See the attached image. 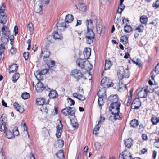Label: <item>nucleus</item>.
<instances>
[{
    "instance_id": "nucleus-1",
    "label": "nucleus",
    "mask_w": 159,
    "mask_h": 159,
    "mask_svg": "<svg viewBox=\"0 0 159 159\" xmlns=\"http://www.w3.org/2000/svg\"><path fill=\"white\" fill-rule=\"evenodd\" d=\"M87 27V32L86 35L87 42L88 44H90L93 43L94 39V33L93 31V26L91 20H88L86 22Z\"/></svg>"
},
{
    "instance_id": "nucleus-2",
    "label": "nucleus",
    "mask_w": 159,
    "mask_h": 159,
    "mask_svg": "<svg viewBox=\"0 0 159 159\" xmlns=\"http://www.w3.org/2000/svg\"><path fill=\"white\" fill-rule=\"evenodd\" d=\"M120 105V102H119L116 103H111L110 105V110L113 115L114 119L115 120H120L122 118V115L119 112Z\"/></svg>"
},
{
    "instance_id": "nucleus-3",
    "label": "nucleus",
    "mask_w": 159,
    "mask_h": 159,
    "mask_svg": "<svg viewBox=\"0 0 159 159\" xmlns=\"http://www.w3.org/2000/svg\"><path fill=\"white\" fill-rule=\"evenodd\" d=\"M50 54V52L46 48H43L42 50L41 53V56L43 57L44 61L49 68L53 67L55 65L54 61L49 58Z\"/></svg>"
},
{
    "instance_id": "nucleus-4",
    "label": "nucleus",
    "mask_w": 159,
    "mask_h": 159,
    "mask_svg": "<svg viewBox=\"0 0 159 159\" xmlns=\"http://www.w3.org/2000/svg\"><path fill=\"white\" fill-rule=\"evenodd\" d=\"M2 35L1 40L4 43H6L9 41V36L10 35V30L7 27L3 26L2 29Z\"/></svg>"
},
{
    "instance_id": "nucleus-5",
    "label": "nucleus",
    "mask_w": 159,
    "mask_h": 159,
    "mask_svg": "<svg viewBox=\"0 0 159 159\" xmlns=\"http://www.w3.org/2000/svg\"><path fill=\"white\" fill-rule=\"evenodd\" d=\"M98 96L99 97L98 104L99 107L101 108L104 103L102 98L106 96L104 89H103L99 90L98 93Z\"/></svg>"
},
{
    "instance_id": "nucleus-6",
    "label": "nucleus",
    "mask_w": 159,
    "mask_h": 159,
    "mask_svg": "<svg viewBox=\"0 0 159 159\" xmlns=\"http://www.w3.org/2000/svg\"><path fill=\"white\" fill-rule=\"evenodd\" d=\"M68 24L69 23L66 21H63L62 19L59 20L56 24V26L60 30H64L65 28L68 27Z\"/></svg>"
},
{
    "instance_id": "nucleus-7",
    "label": "nucleus",
    "mask_w": 159,
    "mask_h": 159,
    "mask_svg": "<svg viewBox=\"0 0 159 159\" xmlns=\"http://www.w3.org/2000/svg\"><path fill=\"white\" fill-rule=\"evenodd\" d=\"M71 75L73 77L77 79V81L83 76V73L80 70L77 69L73 70L71 72Z\"/></svg>"
},
{
    "instance_id": "nucleus-8",
    "label": "nucleus",
    "mask_w": 159,
    "mask_h": 159,
    "mask_svg": "<svg viewBox=\"0 0 159 159\" xmlns=\"http://www.w3.org/2000/svg\"><path fill=\"white\" fill-rule=\"evenodd\" d=\"M110 81L111 80L109 78L105 77L101 81V85L104 88L106 87L108 88L113 86V83L111 81L110 82Z\"/></svg>"
},
{
    "instance_id": "nucleus-9",
    "label": "nucleus",
    "mask_w": 159,
    "mask_h": 159,
    "mask_svg": "<svg viewBox=\"0 0 159 159\" xmlns=\"http://www.w3.org/2000/svg\"><path fill=\"white\" fill-rule=\"evenodd\" d=\"M62 113L65 116L70 115L72 117L74 118V115L75 111L72 109V108L69 107H67L61 111Z\"/></svg>"
},
{
    "instance_id": "nucleus-10",
    "label": "nucleus",
    "mask_w": 159,
    "mask_h": 159,
    "mask_svg": "<svg viewBox=\"0 0 159 159\" xmlns=\"http://www.w3.org/2000/svg\"><path fill=\"white\" fill-rule=\"evenodd\" d=\"M56 128L57 130L56 136L57 138H58L60 137L61 134L62 129L63 128V125L61 121H60L59 124L58 125Z\"/></svg>"
},
{
    "instance_id": "nucleus-11",
    "label": "nucleus",
    "mask_w": 159,
    "mask_h": 159,
    "mask_svg": "<svg viewBox=\"0 0 159 159\" xmlns=\"http://www.w3.org/2000/svg\"><path fill=\"white\" fill-rule=\"evenodd\" d=\"M96 26L97 31L98 33L101 34L102 27V21L100 19H97L96 20Z\"/></svg>"
},
{
    "instance_id": "nucleus-12",
    "label": "nucleus",
    "mask_w": 159,
    "mask_h": 159,
    "mask_svg": "<svg viewBox=\"0 0 159 159\" xmlns=\"http://www.w3.org/2000/svg\"><path fill=\"white\" fill-rule=\"evenodd\" d=\"M36 90L37 92H41L46 88V87L43 86V83L40 81H38L35 86Z\"/></svg>"
},
{
    "instance_id": "nucleus-13",
    "label": "nucleus",
    "mask_w": 159,
    "mask_h": 159,
    "mask_svg": "<svg viewBox=\"0 0 159 159\" xmlns=\"http://www.w3.org/2000/svg\"><path fill=\"white\" fill-rule=\"evenodd\" d=\"M43 5L39 2H36L34 6V11L37 13L40 12L42 10Z\"/></svg>"
},
{
    "instance_id": "nucleus-14",
    "label": "nucleus",
    "mask_w": 159,
    "mask_h": 159,
    "mask_svg": "<svg viewBox=\"0 0 159 159\" xmlns=\"http://www.w3.org/2000/svg\"><path fill=\"white\" fill-rule=\"evenodd\" d=\"M84 58L85 59H88L90 56L91 54V50L90 48H85L83 52Z\"/></svg>"
},
{
    "instance_id": "nucleus-15",
    "label": "nucleus",
    "mask_w": 159,
    "mask_h": 159,
    "mask_svg": "<svg viewBox=\"0 0 159 159\" xmlns=\"http://www.w3.org/2000/svg\"><path fill=\"white\" fill-rule=\"evenodd\" d=\"M53 37L55 39H62L63 38L62 35L60 32L54 31L53 34Z\"/></svg>"
},
{
    "instance_id": "nucleus-16",
    "label": "nucleus",
    "mask_w": 159,
    "mask_h": 159,
    "mask_svg": "<svg viewBox=\"0 0 159 159\" xmlns=\"http://www.w3.org/2000/svg\"><path fill=\"white\" fill-rule=\"evenodd\" d=\"M108 99L112 102V103H116L120 102L116 95L110 96L108 97Z\"/></svg>"
},
{
    "instance_id": "nucleus-17",
    "label": "nucleus",
    "mask_w": 159,
    "mask_h": 159,
    "mask_svg": "<svg viewBox=\"0 0 159 159\" xmlns=\"http://www.w3.org/2000/svg\"><path fill=\"white\" fill-rule=\"evenodd\" d=\"M86 62V61H85L83 59L80 58L77 60L76 64L81 69H83L84 67Z\"/></svg>"
},
{
    "instance_id": "nucleus-18",
    "label": "nucleus",
    "mask_w": 159,
    "mask_h": 159,
    "mask_svg": "<svg viewBox=\"0 0 159 159\" xmlns=\"http://www.w3.org/2000/svg\"><path fill=\"white\" fill-rule=\"evenodd\" d=\"M122 156L123 159H132V156L130 153L126 151L122 152Z\"/></svg>"
},
{
    "instance_id": "nucleus-19",
    "label": "nucleus",
    "mask_w": 159,
    "mask_h": 159,
    "mask_svg": "<svg viewBox=\"0 0 159 159\" xmlns=\"http://www.w3.org/2000/svg\"><path fill=\"white\" fill-rule=\"evenodd\" d=\"M73 97L77 98L79 100L83 101L85 99V96L81 95L79 94V93H75L73 94Z\"/></svg>"
},
{
    "instance_id": "nucleus-20",
    "label": "nucleus",
    "mask_w": 159,
    "mask_h": 159,
    "mask_svg": "<svg viewBox=\"0 0 159 159\" xmlns=\"http://www.w3.org/2000/svg\"><path fill=\"white\" fill-rule=\"evenodd\" d=\"M7 20V17L5 13L2 14L0 13V23L5 24L6 23Z\"/></svg>"
},
{
    "instance_id": "nucleus-21",
    "label": "nucleus",
    "mask_w": 159,
    "mask_h": 159,
    "mask_svg": "<svg viewBox=\"0 0 159 159\" xmlns=\"http://www.w3.org/2000/svg\"><path fill=\"white\" fill-rule=\"evenodd\" d=\"M147 90L144 89L143 90L142 89L138 93V96L139 98H145L147 96Z\"/></svg>"
},
{
    "instance_id": "nucleus-22",
    "label": "nucleus",
    "mask_w": 159,
    "mask_h": 159,
    "mask_svg": "<svg viewBox=\"0 0 159 159\" xmlns=\"http://www.w3.org/2000/svg\"><path fill=\"white\" fill-rule=\"evenodd\" d=\"M9 72L10 73L11 72L13 73L15 71H16L18 68V66L16 64H14L9 66Z\"/></svg>"
},
{
    "instance_id": "nucleus-23",
    "label": "nucleus",
    "mask_w": 159,
    "mask_h": 159,
    "mask_svg": "<svg viewBox=\"0 0 159 159\" xmlns=\"http://www.w3.org/2000/svg\"><path fill=\"white\" fill-rule=\"evenodd\" d=\"M69 118L70 119L72 126L74 128H78V124L77 122V120L75 119V117H74V118L71 117V118H70V117H69Z\"/></svg>"
},
{
    "instance_id": "nucleus-24",
    "label": "nucleus",
    "mask_w": 159,
    "mask_h": 159,
    "mask_svg": "<svg viewBox=\"0 0 159 159\" xmlns=\"http://www.w3.org/2000/svg\"><path fill=\"white\" fill-rule=\"evenodd\" d=\"M92 65L91 64L89 61H87L85 62L84 67L83 69H84L87 71H89L92 70Z\"/></svg>"
},
{
    "instance_id": "nucleus-25",
    "label": "nucleus",
    "mask_w": 159,
    "mask_h": 159,
    "mask_svg": "<svg viewBox=\"0 0 159 159\" xmlns=\"http://www.w3.org/2000/svg\"><path fill=\"white\" fill-rule=\"evenodd\" d=\"M27 30L30 35H32L33 33L34 30L33 25L32 23H30L27 25Z\"/></svg>"
},
{
    "instance_id": "nucleus-26",
    "label": "nucleus",
    "mask_w": 159,
    "mask_h": 159,
    "mask_svg": "<svg viewBox=\"0 0 159 159\" xmlns=\"http://www.w3.org/2000/svg\"><path fill=\"white\" fill-rule=\"evenodd\" d=\"M74 17L73 15L71 14H68L65 17V20L68 23L73 21Z\"/></svg>"
},
{
    "instance_id": "nucleus-27",
    "label": "nucleus",
    "mask_w": 159,
    "mask_h": 159,
    "mask_svg": "<svg viewBox=\"0 0 159 159\" xmlns=\"http://www.w3.org/2000/svg\"><path fill=\"white\" fill-rule=\"evenodd\" d=\"M118 90L119 92H121L125 90L126 88V85L123 83L121 82L119 83Z\"/></svg>"
},
{
    "instance_id": "nucleus-28",
    "label": "nucleus",
    "mask_w": 159,
    "mask_h": 159,
    "mask_svg": "<svg viewBox=\"0 0 159 159\" xmlns=\"http://www.w3.org/2000/svg\"><path fill=\"white\" fill-rule=\"evenodd\" d=\"M124 143L126 147L129 148L132 144V140L131 138L127 139L124 141Z\"/></svg>"
},
{
    "instance_id": "nucleus-29",
    "label": "nucleus",
    "mask_w": 159,
    "mask_h": 159,
    "mask_svg": "<svg viewBox=\"0 0 159 159\" xmlns=\"http://www.w3.org/2000/svg\"><path fill=\"white\" fill-rule=\"evenodd\" d=\"M101 124V120H99L98 124L96 125L95 128L93 129V134L97 135L98 134L97 133V131H98L99 130L100 126H99V125Z\"/></svg>"
},
{
    "instance_id": "nucleus-30",
    "label": "nucleus",
    "mask_w": 159,
    "mask_h": 159,
    "mask_svg": "<svg viewBox=\"0 0 159 159\" xmlns=\"http://www.w3.org/2000/svg\"><path fill=\"white\" fill-rule=\"evenodd\" d=\"M57 158L60 159H62L64 157V154L62 150H60L56 154Z\"/></svg>"
},
{
    "instance_id": "nucleus-31",
    "label": "nucleus",
    "mask_w": 159,
    "mask_h": 159,
    "mask_svg": "<svg viewBox=\"0 0 159 159\" xmlns=\"http://www.w3.org/2000/svg\"><path fill=\"white\" fill-rule=\"evenodd\" d=\"M130 126L133 127H135L139 125V121L138 120L134 119L131 121L130 123Z\"/></svg>"
},
{
    "instance_id": "nucleus-32",
    "label": "nucleus",
    "mask_w": 159,
    "mask_h": 159,
    "mask_svg": "<svg viewBox=\"0 0 159 159\" xmlns=\"http://www.w3.org/2000/svg\"><path fill=\"white\" fill-rule=\"evenodd\" d=\"M35 75L36 78L38 80V81H40L42 79L43 76V74L40 71H37L34 73Z\"/></svg>"
},
{
    "instance_id": "nucleus-33",
    "label": "nucleus",
    "mask_w": 159,
    "mask_h": 159,
    "mask_svg": "<svg viewBox=\"0 0 159 159\" xmlns=\"http://www.w3.org/2000/svg\"><path fill=\"white\" fill-rule=\"evenodd\" d=\"M111 62L110 60H105V65L104 69L105 70H107L110 69L111 66H112Z\"/></svg>"
},
{
    "instance_id": "nucleus-34",
    "label": "nucleus",
    "mask_w": 159,
    "mask_h": 159,
    "mask_svg": "<svg viewBox=\"0 0 159 159\" xmlns=\"http://www.w3.org/2000/svg\"><path fill=\"white\" fill-rule=\"evenodd\" d=\"M57 92L54 90H52L50 91L49 93V97L50 98H54L57 96Z\"/></svg>"
},
{
    "instance_id": "nucleus-35",
    "label": "nucleus",
    "mask_w": 159,
    "mask_h": 159,
    "mask_svg": "<svg viewBox=\"0 0 159 159\" xmlns=\"http://www.w3.org/2000/svg\"><path fill=\"white\" fill-rule=\"evenodd\" d=\"M148 21L147 17L145 15H143L140 17V21L142 23L146 24Z\"/></svg>"
},
{
    "instance_id": "nucleus-36",
    "label": "nucleus",
    "mask_w": 159,
    "mask_h": 159,
    "mask_svg": "<svg viewBox=\"0 0 159 159\" xmlns=\"http://www.w3.org/2000/svg\"><path fill=\"white\" fill-rule=\"evenodd\" d=\"M45 99L43 98H38L36 99V104L38 105H42L44 104Z\"/></svg>"
},
{
    "instance_id": "nucleus-37",
    "label": "nucleus",
    "mask_w": 159,
    "mask_h": 159,
    "mask_svg": "<svg viewBox=\"0 0 159 159\" xmlns=\"http://www.w3.org/2000/svg\"><path fill=\"white\" fill-rule=\"evenodd\" d=\"M132 31L131 27L128 25H125L124 27V31L127 33H129Z\"/></svg>"
},
{
    "instance_id": "nucleus-38",
    "label": "nucleus",
    "mask_w": 159,
    "mask_h": 159,
    "mask_svg": "<svg viewBox=\"0 0 159 159\" xmlns=\"http://www.w3.org/2000/svg\"><path fill=\"white\" fill-rule=\"evenodd\" d=\"M78 7L80 10L82 11H85L87 9L86 6L84 4H79Z\"/></svg>"
},
{
    "instance_id": "nucleus-39",
    "label": "nucleus",
    "mask_w": 159,
    "mask_h": 159,
    "mask_svg": "<svg viewBox=\"0 0 159 159\" xmlns=\"http://www.w3.org/2000/svg\"><path fill=\"white\" fill-rule=\"evenodd\" d=\"M120 41L122 42L123 44H125L128 42V38L125 36H122L120 38Z\"/></svg>"
},
{
    "instance_id": "nucleus-40",
    "label": "nucleus",
    "mask_w": 159,
    "mask_h": 159,
    "mask_svg": "<svg viewBox=\"0 0 159 159\" xmlns=\"http://www.w3.org/2000/svg\"><path fill=\"white\" fill-rule=\"evenodd\" d=\"M123 74L124 77L125 78H128L129 77L130 75V72L127 68L124 70Z\"/></svg>"
},
{
    "instance_id": "nucleus-41",
    "label": "nucleus",
    "mask_w": 159,
    "mask_h": 159,
    "mask_svg": "<svg viewBox=\"0 0 159 159\" xmlns=\"http://www.w3.org/2000/svg\"><path fill=\"white\" fill-rule=\"evenodd\" d=\"M125 7L123 4V3H120V4L118 7V9L117 10V12L119 13H121L123 11Z\"/></svg>"
},
{
    "instance_id": "nucleus-42",
    "label": "nucleus",
    "mask_w": 159,
    "mask_h": 159,
    "mask_svg": "<svg viewBox=\"0 0 159 159\" xmlns=\"http://www.w3.org/2000/svg\"><path fill=\"white\" fill-rule=\"evenodd\" d=\"M139 103L140 105H141V102L140 101L139 98H135L133 101L132 104V107H133L134 105H137L139 104Z\"/></svg>"
},
{
    "instance_id": "nucleus-43",
    "label": "nucleus",
    "mask_w": 159,
    "mask_h": 159,
    "mask_svg": "<svg viewBox=\"0 0 159 159\" xmlns=\"http://www.w3.org/2000/svg\"><path fill=\"white\" fill-rule=\"evenodd\" d=\"M20 76V75L19 73H16L13 75L12 77V81L14 82H16Z\"/></svg>"
},
{
    "instance_id": "nucleus-44",
    "label": "nucleus",
    "mask_w": 159,
    "mask_h": 159,
    "mask_svg": "<svg viewBox=\"0 0 159 159\" xmlns=\"http://www.w3.org/2000/svg\"><path fill=\"white\" fill-rule=\"evenodd\" d=\"M158 19L156 18L153 20L150 23V24H152L155 27L157 26V25L158 22Z\"/></svg>"
},
{
    "instance_id": "nucleus-45",
    "label": "nucleus",
    "mask_w": 159,
    "mask_h": 159,
    "mask_svg": "<svg viewBox=\"0 0 159 159\" xmlns=\"http://www.w3.org/2000/svg\"><path fill=\"white\" fill-rule=\"evenodd\" d=\"M144 26L142 25H139L135 29V30L138 31L139 32H142L144 30Z\"/></svg>"
},
{
    "instance_id": "nucleus-46",
    "label": "nucleus",
    "mask_w": 159,
    "mask_h": 159,
    "mask_svg": "<svg viewBox=\"0 0 159 159\" xmlns=\"http://www.w3.org/2000/svg\"><path fill=\"white\" fill-rule=\"evenodd\" d=\"M58 146L59 148L62 147L64 145V141L61 139H59L57 141Z\"/></svg>"
},
{
    "instance_id": "nucleus-47",
    "label": "nucleus",
    "mask_w": 159,
    "mask_h": 159,
    "mask_svg": "<svg viewBox=\"0 0 159 159\" xmlns=\"http://www.w3.org/2000/svg\"><path fill=\"white\" fill-rule=\"evenodd\" d=\"M21 97L23 99H26L29 98L30 97V95L28 93H25L22 94Z\"/></svg>"
},
{
    "instance_id": "nucleus-48",
    "label": "nucleus",
    "mask_w": 159,
    "mask_h": 159,
    "mask_svg": "<svg viewBox=\"0 0 159 159\" xmlns=\"http://www.w3.org/2000/svg\"><path fill=\"white\" fill-rule=\"evenodd\" d=\"M151 121L153 125H156L158 123L157 117H152L151 119Z\"/></svg>"
},
{
    "instance_id": "nucleus-49",
    "label": "nucleus",
    "mask_w": 159,
    "mask_h": 159,
    "mask_svg": "<svg viewBox=\"0 0 159 159\" xmlns=\"http://www.w3.org/2000/svg\"><path fill=\"white\" fill-rule=\"evenodd\" d=\"M5 9V5L4 3H2L0 7V13H1L2 14L5 13H4Z\"/></svg>"
},
{
    "instance_id": "nucleus-50",
    "label": "nucleus",
    "mask_w": 159,
    "mask_h": 159,
    "mask_svg": "<svg viewBox=\"0 0 159 159\" xmlns=\"http://www.w3.org/2000/svg\"><path fill=\"white\" fill-rule=\"evenodd\" d=\"M13 136H17L19 134V132L18 131V129L17 127H14L13 130Z\"/></svg>"
},
{
    "instance_id": "nucleus-51",
    "label": "nucleus",
    "mask_w": 159,
    "mask_h": 159,
    "mask_svg": "<svg viewBox=\"0 0 159 159\" xmlns=\"http://www.w3.org/2000/svg\"><path fill=\"white\" fill-rule=\"evenodd\" d=\"M6 135L7 138L9 139H11L14 137L13 133H12L10 131H8V132L7 133Z\"/></svg>"
},
{
    "instance_id": "nucleus-52",
    "label": "nucleus",
    "mask_w": 159,
    "mask_h": 159,
    "mask_svg": "<svg viewBox=\"0 0 159 159\" xmlns=\"http://www.w3.org/2000/svg\"><path fill=\"white\" fill-rule=\"evenodd\" d=\"M68 102L69 103V105L71 106L72 105H74L75 104V101L74 100L70 98H69L68 99Z\"/></svg>"
},
{
    "instance_id": "nucleus-53",
    "label": "nucleus",
    "mask_w": 159,
    "mask_h": 159,
    "mask_svg": "<svg viewBox=\"0 0 159 159\" xmlns=\"http://www.w3.org/2000/svg\"><path fill=\"white\" fill-rule=\"evenodd\" d=\"M41 111L43 113L47 114L48 112V109L45 107H42L40 109Z\"/></svg>"
},
{
    "instance_id": "nucleus-54",
    "label": "nucleus",
    "mask_w": 159,
    "mask_h": 159,
    "mask_svg": "<svg viewBox=\"0 0 159 159\" xmlns=\"http://www.w3.org/2000/svg\"><path fill=\"white\" fill-rule=\"evenodd\" d=\"M38 2H39L42 5L43 4H47L49 3V0H39V1Z\"/></svg>"
},
{
    "instance_id": "nucleus-55",
    "label": "nucleus",
    "mask_w": 159,
    "mask_h": 159,
    "mask_svg": "<svg viewBox=\"0 0 159 159\" xmlns=\"http://www.w3.org/2000/svg\"><path fill=\"white\" fill-rule=\"evenodd\" d=\"M153 7H155L156 8H157L159 7V0L157 1L155 3L153 4Z\"/></svg>"
},
{
    "instance_id": "nucleus-56",
    "label": "nucleus",
    "mask_w": 159,
    "mask_h": 159,
    "mask_svg": "<svg viewBox=\"0 0 159 159\" xmlns=\"http://www.w3.org/2000/svg\"><path fill=\"white\" fill-rule=\"evenodd\" d=\"M23 55L25 60H27L28 58L29 53L28 52H25L24 53Z\"/></svg>"
},
{
    "instance_id": "nucleus-57",
    "label": "nucleus",
    "mask_w": 159,
    "mask_h": 159,
    "mask_svg": "<svg viewBox=\"0 0 159 159\" xmlns=\"http://www.w3.org/2000/svg\"><path fill=\"white\" fill-rule=\"evenodd\" d=\"M20 113H23L24 111V108L23 107L20 106L17 110Z\"/></svg>"
},
{
    "instance_id": "nucleus-58",
    "label": "nucleus",
    "mask_w": 159,
    "mask_h": 159,
    "mask_svg": "<svg viewBox=\"0 0 159 159\" xmlns=\"http://www.w3.org/2000/svg\"><path fill=\"white\" fill-rule=\"evenodd\" d=\"M155 71L157 74L159 73V63L155 67Z\"/></svg>"
},
{
    "instance_id": "nucleus-59",
    "label": "nucleus",
    "mask_w": 159,
    "mask_h": 159,
    "mask_svg": "<svg viewBox=\"0 0 159 159\" xmlns=\"http://www.w3.org/2000/svg\"><path fill=\"white\" fill-rule=\"evenodd\" d=\"M117 75L118 78L120 80L121 79L124 77L123 73L122 74L120 72H119L117 73Z\"/></svg>"
},
{
    "instance_id": "nucleus-60",
    "label": "nucleus",
    "mask_w": 159,
    "mask_h": 159,
    "mask_svg": "<svg viewBox=\"0 0 159 159\" xmlns=\"http://www.w3.org/2000/svg\"><path fill=\"white\" fill-rule=\"evenodd\" d=\"M14 31L15 32L14 35L15 36H16L18 32V27L16 26H15L14 28Z\"/></svg>"
},
{
    "instance_id": "nucleus-61",
    "label": "nucleus",
    "mask_w": 159,
    "mask_h": 159,
    "mask_svg": "<svg viewBox=\"0 0 159 159\" xmlns=\"http://www.w3.org/2000/svg\"><path fill=\"white\" fill-rule=\"evenodd\" d=\"M95 146L96 149H98L100 148L101 147V144L99 143H96L95 144Z\"/></svg>"
},
{
    "instance_id": "nucleus-62",
    "label": "nucleus",
    "mask_w": 159,
    "mask_h": 159,
    "mask_svg": "<svg viewBox=\"0 0 159 159\" xmlns=\"http://www.w3.org/2000/svg\"><path fill=\"white\" fill-rule=\"evenodd\" d=\"M10 52L11 54H13L16 52V49L15 48H12L11 49Z\"/></svg>"
},
{
    "instance_id": "nucleus-63",
    "label": "nucleus",
    "mask_w": 159,
    "mask_h": 159,
    "mask_svg": "<svg viewBox=\"0 0 159 159\" xmlns=\"http://www.w3.org/2000/svg\"><path fill=\"white\" fill-rule=\"evenodd\" d=\"M122 23L124 24L125 25H128V20L125 19H123L122 20Z\"/></svg>"
},
{
    "instance_id": "nucleus-64",
    "label": "nucleus",
    "mask_w": 159,
    "mask_h": 159,
    "mask_svg": "<svg viewBox=\"0 0 159 159\" xmlns=\"http://www.w3.org/2000/svg\"><path fill=\"white\" fill-rule=\"evenodd\" d=\"M48 69H44L42 70L41 72L42 73L43 75L44 74H46L48 72Z\"/></svg>"
}]
</instances>
